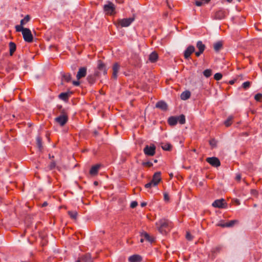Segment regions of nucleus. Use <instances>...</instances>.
<instances>
[{"label":"nucleus","mask_w":262,"mask_h":262,"mask_svg":"<svg viewBox=\"0 0 262 262\" xmlns=\"http://www.w3.org/2000/svg\"><path fill=\"white\" fill-rule=\"evenodd\" d=\"M156 226L161 233L165 234L171 229L172 223L168 220L162 219L156 223Z\"/></svg>","instance_id":"nucleus-1"},{"label":"nucleus","mask_w":262,"mask_h":262,"mask_svg":"<svg viewBox=\"0 0 262 262\" xmlns=\"http://www.w3.org/2000/svg\"><path fill=\"white\" fill-rule=\"evenodd\" d=\"M15 29L17 32H21L23 38L25 41L31 42L33 41V37L31 30L21 26H15Z\"/></svg>","instance_id":"nucleus-2"},{"label":"nucleus","mask_w":262,"mask_h":262,"mask_svg":"<svg viewBox=\"0 0 262 262\" xmlns=\"http://www.w3.org/2000/svg\"><path fill=\"white\" fill-rule=\"evenodd\" d=\"M161 173L160 172H156L153 176L152 180L145 184V188H150L151 187L157 186L161 181Z\"/></svg>","instance_id":"nucleus-3"},{"label":"nucleus","mask_w":262,"mask_h":262,"mask_svg":"<svg viewBox=\"0 0 262 262\" xmlns=\"http://www.w3.org/2000/svg\"><path fill=\"white\" fill-rule=\"evenodd\" d=\"M134 17L120 19L115 23V25L117 27H127L134 21Z\"/></svg>","instance_id":"nucleus-4"},{"label":"nucleus","mask_w":262,"mask_h":262,"mask_svg":"<svg viewBox=\"0 0 262 262\" xmlns=\"http://www.w3.org/2000/svg\"><path fill=\"white\" fill-rule=\"evenodd\" d=\"M145 155L148 156H153L155 154L156 146L154 145H146L143 149Z\"/></svg>","instance_id":"nucleus-5"},{"label":"nucleus","mask_w":262,"mask_h":262,"mask_svg":"<svg viewBox=\"0 0 262 262\" xmlns=\"http://www.w3.org/2000/svg\"><path fill=\"white\" fill-rule=\"evenodd\" d=\"M104 11L107 14H112L115 9V6L114 4L111 2H108L107 4L104 6Z\"/></svg>","instance_id":"nucleus-6"},{"label":"nucleus","mask_w":262,"mask_h":262,"mask_svg":"<svg viewBox=\"0 0 262 262\" xmlns=\"http://www.w3.org/2000/svg\"><path fill=\"white\" fill-rule=\"evenodd\" d=\"M68 120V116L66 114L61 115L55 119V121L62 126L67 122Z\"/></svg>","instance_id":"nucleus-7"},{"label":"nucleus","mask_w":262,"mask_h":262,"mask_svg":"<svg viewBox=\"0 0 262 262\" xmlns=\"http://www.w3.org/2000/svg\"><path fill=\"white\" fill-rule=\"evenodd\" d=\"M226 203L223 199L216 200L213 202L212 206L215 208H224L226 206Z\"/></svg>","instance_id":"nucleus-8"},{"label":"nucleus","mask_w":262,"mask_h":262,"mask_svg":"<svg viewBox=\"0 0 262 262\" xmlns=\"http://www.w3.org/2000/svg\"><path fill=\"white\" fill-rule=\"evenodd\" d=\"M206 161L212 166L216 167H219L221 164L220 160L216 157L207 158Z\"/></svg>","instance_id":"nucleus-9"},{"label":"nucleus","mask_w":262,"mask_h":262,"mask_svg":"<svg viewBox=\"0 0 262 262\" xmlns=\"http://www.w3.org/2000/svg\"><path fill=\"white\" fill-rule=\"evenodd\" d=\"M87 69L86 67H81L77 72L76 78L78 80L84 77L86 75Z\"/></svg>","instance_id":"nucleus-10"},{"label":"nucleus","mask_w":262,"mask_h":262,"mask_svg":"<svg viewBox=\"0 0 262 262\" xmlns=\"http://www.w3.org/2000/svg\"><path fill=\"white\" fill-rule=\"evenodd\" d=\"M120 65L117 62H116L113 64L112 75L113 78L117 79L118 77V73L120 70Z\"/></svg>","instance_id":"nucleus-11"},{"label":"nucleus","mask_w":262,"mask_h":262,"mask_svg":"<svg viewBox=\"0 0 262 262\" xmlns=\"http://www.w3.org/2000/svg\"><path fill=\"white\" fill-rule=\"evenodd\" d=\"M195 48L193 46H189L184 51V57L186 59L188 58L190 55L194 52Z\"/></svg>","instance_id":"nucleus-12"},{"label":"nucleus","mask_w":262,"mask_h":262,"mask_svg":"<svg viewBox=\"0 0 262 262\" xmlns=\"http://www.w3.org/2000/svg\"><path fill=\"white\" fill-rule=\"evenodd\" d=\"M129 262H141L142 257L138 254H134L128 257Z\"/></svg>","instance_id":"nucleus-13"},{"label":"nucleus","mask_w":262,"mask_h":262,"mask_svg":"<svg viewBox=\"0 0 262 262\" xmlns=\"http://www.w3.org/2000/svg\"><path fill=\"white\" fill-rule=\"evenodd\" d=\"M76 262H93L91 255L89 254L80 257Z\"/></svg>","instance_id":"nucleus-14"},{"label":"nucleus","mask_w":262,"mask_h":262,"mask_svg":"<svg viewBox=\"0 0 262 262\" xmlns=\"http://www.w3.org/2000/svg\"><path fill=\"white\" fill-rule=\"evenodd\" d=\"M226 12L223 10L216 11L214 15V18L217 19H222L225 17Z\"/></svg>","instance_id":"nucleus-15"},{"label":"nucleus","mask_w":262,"mask_h":262,"mask_svg":"<svg viewBox=\"0 0 262 262\" xmlns=\"http://www.w3.org/2000/svg\"><path fill=\"white\" fill-rule=\"evenodd\" d=\"M98 69L102 71L104 75H106L107 74V70L106 69V67L105 64L101 61L99 60L98 61V66H97Z\"/></svg>","instance_id":"nucleus-16"},{"label":"nucleus","mask_w":262,"mask_h":262,"mask_svg":"<svg viewBox=\"0 0 262 262\" xmlns=\"http://www.w3.org/2000/svg\"><path fill=\"white\" fill-rule=\"evenodd\" d=\"M100 166V165L99 164H97L92 166L90 170V173L92 176L96 175L98 173Z\"/></svg>","instance_id":"nucleus-17"},{"label":"nucleus","mask_w":262,"mask_h":262,"mask_svg":"<svg viewBox=\"0 0 262 262\" xmlns=\"http://www.w3.org/2000/svg\"><path fill=\"white\" fill-rule=\"evenodd\" d=\"M156 106L157 108H159L162 110H166L167 108V104L164 101H159L157 103Z\"/></svg>","instance_id":"nucleus-18"},{"label":"nucleus","mask_w":262,"mask_h":262,"mask_svg":"<svg viewBox=\"0 0 262 262\" xmlns=\"http://www.w3.org/2000/svg\"><path fill=\"white\" fill-rule=\"evenodd\" d=\"M158 58V54L155 52H153L149 56V60L151 62H155L157 60Z\"/></svg>","instance_id":"nucleus-19"},{"label":"nucleus","mask_w":262,"mask_h":262,"mask_svg":"<svg viewBox=\"0 0 262 262\" xmlns=\"http://www.w3.org/2000/svg\"><path fill=\"white\" fill-rule=\"evenodd\" d=\"M190 97V92L188 91L183 92L181 95L182 100H186Z\"/></svg>","instance_id":"nucleus-20"},{"label":"nucleus","mask_w":262,"mask_h":262,"mask_svg":"<svg viewBox=\"0 0 262 262\" xmlns=\"http://www.w3.org/2000/svg\"><path fill=\"white\" fill-rule=\"evenodd\" d=\"M196 48L200 51V52H203L205 49V46L202 41H198L196 43Z\"/></svg>","instance_id":"nucleus-21"},{"label":"nucleus","mask_w":262,"mask_h":262,"mask_svg":"<svg viewBox=\"0 0 262 262\" xmlns=\"http://www.w3.org/2000/svg\"><path fill=\"white\" fill-rule=\"evenodd\" d=\"M30 16L28 15H26L23 19L21 20L20 25H17L16 26L23 27L24 25H25L30 20Z\"/></svg>","instance_id":"nucleus-22"},{"label":"nucleus","mask_w":262,"mask_h":262,"mask_svg":"<svg viewBox=\"0 0 262 262\" xmlns=\"http://www.w3.org/2000/svg\"><path fill=\"white\" fill-rule=\"evenodd\" d=\"M168 123L170 125H175L177 123V117H171L168 119Z\"/></svg>","instance_id":"nucleus-23"},{"label":"nucleus","mask_w":262,"mask_h":262,"mask_svg":"<svg viewBox=\"0 0 262 262\" xmlns=\"http://www.w3.org/2000/svg\"><path fill=\"white\" fill-rule=\"evenodd\" d=\"M16 50V45L13 42H9V50H10V54L12 55L13 53Z\"/></svg>","instance_id":"nucleus-24"},{"label":"nucleus","mask_w":262,"mask_h":262,"mask_svg":"<svg viewBox=\"0 0 262 262\" xmlns=\"http://www.w3.org/2000/svg\"><path fill=\"white\" fill-rule=\"evenodd\" d=\"M142 235L146 240L150 243H152L154 241V237L150 236V235L146 232L142 233Z\"/></svg>","instance_id":"nucleus-25"},{"label":"nucleus","mask_w":262,"mask_h":262,"mask_svg":"<svg viewBox=\"0 0 262 262\" xmlns=\"http://www.w3.org/2000/svg\"><path fill=\"white\" fill-rule=\"evenodd\" d=\"M223 44L221 41H217L213 45L214 49L215 51H219L222 47Z\"/></svg>","instance_id":"nucleus-26"},{"label":"nucleus","mask_w":262,"mask_h":262,"mask_svg":"<svg viewBox=\"0 0 262 262\" xmlns=\"http://www.w3.org/2000/svg\"><path fill=\"white\" fill-rule=\"evenodd\" d=\"M233 119V117L232 116H230L228 117L226 120L224 121V124L226 126H229L232 123V120Z\"/></svg>","instance_id":"nucleus-27"},{"label":"nucleus","mask_w":262,"mask_h":262,"mask_svg":"<svg viewBox=\"0 0 262 262\" xmlns=\"http://www.w3.org/2000/svg\"><path fill=\"white\" fill-rule=\"evenodd\" d=\"M177 119L178 122L180 123L181 124H183L185 122V117L183 115H181L180 116L177 117Z\"/></svg>","instance_id":"nucleus-28"},{"label":"nucleus","mask_w":262,"mask_h":262,"mask_svg":"<svg viewBox=\"0 0 262 262\" xmlns=\"http://www.w3.org/2000/svg\"><path fill=\"white\" fill-rule=\"evenodd\" d=\"M162 148L164 150H169L171 148V145L169 143H162L161 145Z\"/></svg>","instance_id":"nucleus-29"},{"label":"nucleus","mask_w":262,"mask_h":262,"mask_svg":"<svg viewBox=\"0 0 262 262\" xmlns=\"http://www.w3.org/2000/svg\"><path fill=\"white\" fill-rule=\"evenodd\" d=\"M36 144L39 149L41 150L42 148V146L41 139L39 137H37L36 138Z\"/></svg>","instance_id":"nucleus-30"},{"label":"nucleus","mask_w":262,"mask_h":262,"mask_svg":"<svg viewBox=\"0 0 262 262\" xmlns=\"http://www.w3.org/2000/svg\"><path fill=\"white\" fill-rule=\"evenodd\" d=\"M62 77L64 80L66 81V82H70L72 79L71 75L69 73L63 75Z\"/></svg>","instance_id":"nucleus-31"},{"label":"nucleus","mask_w":262,"mask_h":262,"mask_svg":"<svg viewBox=\"0 0 262 262\" xmlns=\"http://www.w3.org/2000/svg\"><path fill=\"white\" fill-rule=\"evenodd\" d=\"M68 214L70 217L73 219H76L77 216V212L76 211H69Z\"/></svg>","instance_id":"nucleus-32"},{"label":"nucleus","mask_w":262,"mask_h":262,"mask_svg":"<svg viewBox=\"0 0 262 262\" xmlns=\"http://www.w3.org/2000/svg\"><path fill=\"white\" fill-rule=\"evenodd\" d=\"M68 97L69 95L67 93H62L59 95V98L63 100H66Z\"/></svg>","instance_id":"nucleus-33"},{"label":"nucleus","mask_w":262,"mask_h":262,"mask_svg":"<svg viewBox=\"0 0 262 262\" xmlns=\"http://www.w3.org/2000/svg\"><path fill=\"white\" fill-rule=\"evenodd\" d=\"M211 74L212 71L210 69H206L203 72L204 75L207 78L209 77L211 75Z\"/></svg>","instance_id":"nucleus-34"},{"label":"nucleus","mask_w":262,"mask_h":262,"mask_svg":"<svg viewBox=\"0 0 262 262\" xmlns=\"http://www.w3.org/2000/svg\"><path fill=\"white\" fill-rule=\"evenodd\" d=\"M237 221L236 220H232L229 222L228 223H226V227H230L233 226L235 223H236Z\"/></svg>","instance_id":"nucleus-35"},{"label":"nucleus","mask_w":262,"mask_h":262,"mask_svg":"<svg viewBox=\"0 0 262 262\" xmlns=\"http://www.w3.org/2000/svg\"><path fill=\"white\" fill-rule=\"evenodd\" d=\"M222 74H221L220 73H217L215 74V75H214V78L216 80H220L222 79Z\"/></svg>","instance_id":"nucleus-36"},{"label":"nucleus","mask_w":262,"mask_h":262,"mask_svg":"<svg viewBox=\"0 0 262 262\" xmlns=\"http://www.w3.org/2000/svg\"><path fill=\"white\" fill-rule=\"evenodd\" d=\"M254 99L257 101H260L262 99V94L260 93L256 94L254 96Z\"/></svg>","instance_id":"nucleus-37"},{"label":"nucleus","mask_w":262,"mask_h":262,"mask_svg":"<svg viewBox=\"0 0 262 262\" xmlns=\"http://www.w3.org/2000/svg\"><path fill=\"white\" fill-rule=\"evenodd\" d=\"M251 83L249 81H246L243 83V88L245 89L249 88L250 86Z\"/></svg>","instance_id":"nucleus-38"},{"label":"nucleus","mask_w":262,"mask_h":262,"mask_svg":"<svg viewBox=\"0 0 262 262\" xmlns=\"http://www.w3.org/2000/svg\"><path fill=\"white\" fill-rule=\"evenodd\" d=\"M142 165L144 166L151 167L152 165V163L149 161L143 162Z\"/></svg>","instance_id":"nucleus-39"},{"label":"nucleus","mask_w":262,"mask_h":262,"mask_svg":"<svg viewBox=\"0 0 262 262\" xmlns=\"http://www.w3.org/2000/svg\"><path fill=\"white\" fill-rule=\"evenodd\" d=\"M138 205V203L136 201H133L131 202L130 207L132 208H135Z\"/></svg>","instance_id":"nucleus-40"},{"label":"nucleus","mask_w":262,"mask_h":262,"mask_svg":"<svg viewBox=\"0 0 262 262\" xmlns=\"http://www.w3.org/2000/svg\"><path fill=\"white\" fill-rule=\"evenodd\" d=\"M56 166V163L54 161H53L51 163V164L49 165V168L50 169H53Z\"/></svg>","instance_id":"nucleus-41"},{"label":"nucleus","mask_w":262,"mask_h":262,"mask_svg":"<svg viewBox=\"0 0 262 262\" xmlns=\"http://www.w3.org/2000/svg\"><path fill=\"white\" fill-rule=\"evenodd\" d=\"M186 238L189 240V241H191L192 240V236H191V235L190 234L189 232H187V233H186Z\"/></svg>","instance_id":"nucleus-42"},{"label":"nucleus","mask_w":262,"mask_h":262,"mask_svg":"<svg viewBox=\"0 0 262 262\" xmlns=\"http://www.w3.org/2000/svg\"><path fill=\"white\" fill-rule=\"evenodd\" d=\"M194 3L196 6L200 7L204 3L200 1H195Z\"/></svg>","instance_id":"nucleus-43"},{"label":"nucleus","mask_w":262,"mask_h":262,"mask_svg":"<svg viewBox=\"0 0 262 262\" xmlns=\"http://www.w3.org/2000/svg\"><path fill=\"white\" fill-rule=\"evenodd\" d=\"M210 144L212 146H215L216 145V141L214 140H211L210 141Z\"/></svg>","instance_id":"nucleus-44"},{"label":"nucleus","mask_w":262,"mask_h":262,"mask_svg":"<svg viewBox=\"0 0 262 262\" xmlns=\"http://www.w3.org/2000/svg\"><path fill=\"white\" fill-rule=\"evenodd\" d=\"M217 226H220V227H227L226 223H218L217 224Z\"/></svg>","instance_id":"nucleus-45"},{"label":"nucleus","mask_w":262,"mask_h":262,"mask_svg":"<svg viewBox=\"0 0 262 262\" xmlns=\"http://www.w3.org/2000/svg\"><path fill=\"white\" fill-rule=\"evenodd\" d=\"M73 84L75 86H78L80 84V82L78 81H73Z\"/></svg>","instance_id":"nucleus-46"},{"label":"nucleus","mask_w":262,"mask_h":262,"mask_svg":"<svg viewBox=\"0 0 262 262\" xmlns=\"http://www.w3.org/2000/svg\"><path fill=\"white\" fill-rule=\"evenodd\" d=\"M203 53V52H200V51H198V52H196L195 53V55H196L197 57H199V56H200V55H201V54H202Z\"/></svg>","instance_id":"nucleus-47"},{"label":"nucleus","mask_w":262,"mask_h":262,"mask_svg":"<svg viewBox=\"0 0 262 262\" xmlns=\"http://www.w3.org/2000/svg\"><path fill=\"white\" fill-rule=\"evenodd\" d=\"M241 175L238 174V175H237V176H236V179L237 180H238V181H239V180H241Z\"/></svg>","instance_id":"nucleus-48"},{"label":"nucleus","mask_w":262,"mask_h":262,"mask_svg":"<svg viewBox=\"0 0 262 262\" xmlns=\"http://www.w3.org/2000/svg\"><path fill=\"white\" fill-rule=\"evenodd\" d=\"M146 203L145 202H142L141 204V206L143 207L144 206H145L146 205Z\"/></svg>","instance_id":"nucleus-49"},{"label":"nucleus","mask_w":262,"mask_h":262,"mask_svg":"<svg viewBox=\"0 0 262 262\" xmlns=\"http://www.w3.org/2000/svg\"><path fill=\"white\" fill-rule=\"evenodd\" d=\"M201 1L203 2L204 3H207L209 2V0H201Z\"/></svg>","instance_id":"nucleus-50"},{"label":"nucleus","mask_w":262,"mask_h":262,"mask_svg":"<svg viewBox=\"0 0 262 262\" xmlns=\"http://www.w3.org/2000/svg\"><path fill=\"white\" fill-rule=\"evenodd\" d=\"M47 205H48L47 202H44V203L42 204V207H45V206H46Z\"/></svg>","instance_id":"nucleus-51"},{"label":"nucleus","mask_w":262,"mask_h":262,"mask_svg":"<svg viewBox=\"0 0 262 262\" xmlns=\"http://www.w3.org/2000/svg\"><path fill=\"white\" fill-rule=\"evenodd\" d=\"M252 193H253L254 194H255V195H256V194H257V192H256V190H252Z\"/></svg>","instance_id":"nucleus-52"},{"label":"nucleus","mask_w":262,"mask_h":262,"mask_svg":"<svg viewBox=\"0 0 262 262\" xmlns=\"http://www.w3.org/2000/svg\"><path fill=\"white\" fill-rule=\"evenodd\" d=\"M164 198H165V200H168V195H167V194H164Z\"/></svg>","instance_id":"nucleus-53"},{"label":"nucleus","mask_w":262,"mask_h":262,"mask_svg":"<svg viewBox=\"0 0 262 262\" xmlns=\"http://www.w3.org/2000/svg\"><path fill=\"white\" fill-rule=\"evenodd\" d=\"M235 202H236V203L237 205H239V204H240V203H239V201L238 200H236L235 201Z\"/></svg>","instance_id":"nucleus-54"},{"label":"nucleus","mask_w":262,"mask_h":262,"mask_svg":"<svg viewBox=\"0 0 262 262\" xmlns=\"http://www.w3.org/2000/svg\"><path fill=\"white\" fill-rule=\"evenodd\" d=\"M94 184L95 185H97L98 184V182H97V181H95V182H94Z\"/></svg>","instance_id":"nucleus-55"},{"label":"nucleus","mask_w":262,"mask_h":262,"mask_svg":"<svg viewBox=\"0 0 262 262\" xmlns=\"http://www.w3.org/2000/svg\"><path fill=\"white\" fill-rule=\"evenodd\" d=\"M143 241H144V239L141 238V239H140V242H141V243H142V242H143Z\"/></svg>","instance_id":"nucleus-56"},{"label":"nucleus","mask_w":262,"mask_h":262,"mask_svg":"<svg viewBox=\"0 0 262 262\" xmlns=\"http://www.w3.org/2000/svg\"><path fill=\"white\" fill-rule=\"evenodd\" d=\"M49 158H54V156H50V155H49Z\"/></svg>","instance_id":"nucleus-57"},{"label":"nucleus","mask_w":262,"mask_h":262,"mask_svg":"<svg viewBox=\"0 0 262 262\" xmlns=\"http://www.w3.org/2000/svg\"><path fill=\"white\" fill-rule=\"evenodd\" d=\"M49 158H54V156H50V155H49Z\"/></svg>","instance_id":"nucleus-58"},{"label":"nucleus","mask_w":262,"mask_h":262,"mask_svg":"<svg viewBox=\"0 0 262 262\" xmlns=\"http://www.w3.org/2000/svg\"><path fill=\"white\" fill-rule=\"evenodd\" d=\"M49 158H54V156H50V155H49Z\"/></svg>","instance_id":"nucleus-59"},{"label":"nucleus","mask_w":262,"mask_h":262,"mask_svg":"<svg viewBox=\"0 0 262 262\" xmlns=\"http://www.w3.org/2000/svg\"><path fill=\"white\" fill-rule=\"evenodd\" d=\"M49 158H54V156H50V155H49Z\"/></svg>","instance_id":"nucleus-60"},{"label":"nucleus","mask_w":262,"mask_h":262,"mask_svg":"<svg viewBox=\"0 0 262 262\" xmlns=\"http://www.w3.org/2000/svg\"><path fill=\"white\" fill-rule=\"evenodd\" d=\"M254 207H256L257 206V205L256 204H254V206H253Z\"/></svg>","instance_id":"nucleus-61"},{"label":"nucleus","mask_w":262,"mask_h":262,"mask_svg":"<svg viewBox=\"0 0 262 262\" xmlns=\"http://www.w3.org/2000/svg\"><path fill=\"white\" fill-rule=\"evenodd\" d=\"M154 162H155V163H156V162H157V160H155L154 161Z\"/></svg>","instance_id":"nucleus-62"},{"label":"nucleus","mask_w":262,"mask_h":262,"mask_svg":"<svg viewBox=\"0 0 262 262\" xmlns=\"http://www.w3.org/2000/svg\"><path fill=\"white\" fill-rule=\"evenodd\" d=\"M238 1H239L240 0H238Z\"/></svg>","instance_id":"nucleus-63"}]
</instances>
